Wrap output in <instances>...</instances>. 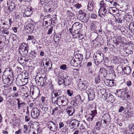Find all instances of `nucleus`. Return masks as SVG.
Returning a JSON list of instances; mask_svg holds the SVG:
<instances>
[{
    "label": "nucleus",
    "instance_id": "58",
    "mask_svg": "<svg viewBox=\"0 0 134 134\" xmlns=\"http://www.w3.org/2000/svg\"><path fill=\"white\" fill-rule=\"evenodd\" d=\"M75 6L77 8L79 9L82 7V5L80 4L77 3L75 5Z\"/></svg>",
    "mask_w": 134,
    "mask_h": 134
},
{
    "label": "nucleus",
    "instance_id": "64",
    "mask_svg": "<svg viewBox=\"0 0 134 134\" xmlns=\"http://www.w3.org/2000/svg\"><path fill=\"white\" fill-rule=\"evenodd\" d=\"M18 94L17 92H14L12 93V96L13 98L16 97L18 96Z\"/></svg>",
    "mask_w": 134,
    "mask_h": 134
},
{
    "label": "nucleus",
    "instance_id": "22",
    "mask_svg": "<svg viewBox=\"0 0 134 134\" xmlns=\"http://www.w3.org/2000/svg\"><path fill=\"white\" fill-rule=\"evenodd\" d=\"M61 93V92L58 90H53L52 92L51 96H53L54 97H59V96L60 95Z\"/></svg>",
    "mask_w": 134,
    "mask_h": 134
},
{
    "label": "nucleus",
    "instance_id": "14",
    "mask_svg": "<svg viewBox=\"0 0 134 134\" xmlns=\"http://www.w3.org/2000/svg\"><path fill=\"white\" fill-rule=\"evenodd\" d=\"M4 73V75L5 76L8 77H11L13 76V71L10 68H7L5 70Z\"/></svg>",
    "mask_w": 134,
    "mask_h": 134
},
{
    "label": "nucleus",
    "instance_id": "36",
    "mask_svg": "<svg viewBox=\"0 0 134 134\" xmlns=\"http://www.w3.org/2000/svg\"><path fill=\"white\" fill-rule=\"evenodd\" d=\"M107 68L108 70H109V74H112L114 72L113 66H107Z\"/></svg>",
    "mask_w": 134,
    "mask_h": 134
},
{
    "label": "nucleus",
    "instance_id": "7",
    "mask_svg": "<svg viewBox=\"0 0 134 134\" xmlns=\"http://www.w3.org/2000/svg\"><path fill=\"white\" fill-rule=\"evenodd\" d=\"M39 115V111L37 108H34L31 111V116L34 119H36Z\"/></svg>",
    "mask_w": 134,
    "mask_h": 134
},
{
    "label": "nucleus",
    "instance_id": "45",
    "mask_svg": "<svg viewBox=\"0 0 134 134\" xmlns=\"http://www.w3.org/2000/svg\"><path fill=\"white\" fill-rule=\"evenodd\" d=\"M94 115L90 114L87 118V120L89 121H91L94 118Z\"/></svg>",
    "mask_w": 134,
    "mask_h": 134
},
{
    "label": "nucleus",
    "instance_id": "19",
    "mask_svg": "<svg viewBox=\"0 0 134 134\" xmlns=\"http://www.w3.org/2000/svg\"><path fill=\"white\" fill-rule=\"evenodd\" d=\"M122 69L125 74L127 75H129L131 72V70L129 66H126L123 68L122 67Z\"/></svg>",
    "mask_w": 134,
    "mask_h": 134
},
{
    "label": "nucleus",
    "instance_id": "44",
    "mask_svg": "<svg viewBox=\"0 0 134 134\" xmlns=\"http://www.w3.org/2000/svg\"><path fill=\"white\" fill-rule=\"evenodd\" d=\"M116 41L117 43L118 44L119 43L124 44V42L122 41L121 37L120 36L118 37V38L116 39Z\"/></svg>",
    "mask_w": 134,
    "mask_h": 134
},
{
    "label": "nucleus",
    "instance_id": "24",
    "mask_svg": "<svg viewBox=\"0 0 134 134\" xmlns=\"http://www.w3.org/2000/svg\"><path fill=\"white\" fill-rule=\"evenodd\" d=\"M128 94V92L125 91H122L120 94V97L124 98V99H128L130 97V96Z\"/></svg>",
    "mask_w": 134,
    "mask_h": 134
},
{
    "label": "nucleus",
    "instance_id": "16",
    "mask_svg": "<svg viewBox=\"0 0 134 134\" xmlns=\"http://www.w3.org/2000/svg\"><path fill=\"white\" fill-rule=\"evenodd\" d=\"M63 80L64 81L63 83L64 85L67 86L70 84L71 83V80L69 76L66 75L64 77Z\"/></svg>",
    "mask_w": 134,
    "mask_h": 134
},
{
    "label": "nucleus",
    "instance_id": "47",
    "mask_svg": "<svg viewBox=\"0 0 134 134\" xmlns=\"http://www.w3.org/2000/svg\"><path fill=\"white\" fill-rule=\"evenodd\" d=\"M64 73L62 72H60L58 75V78L64 79Z\"/></svg>",
    "mask_w": 134,
    "mask_h": 134
},
{
    "label": "nucleus",
    "instance_id": "27",
    "mask_svg": "<svg viewBox=\"0 0 134 134\" xmlns=\"http://www.w3.org/2000/svg\"><path fill=\"white\" fill-rule=\"evenodd\" d=\"M106 10V9H103L102 8H100L98 11L99 15L100 17H102V15L104 16V15L106 13L107 11Z\"/></svg>",
    "mask_w": 134,
    "mask_h": 134
},
{
    "label": "nucleus",
    "instance_id": "3",
    "mask_svg": "<svg viewBox=\"0 0 134 134\" xmlns=\"http://www.w3.org/2000/svg\"><path fill=\"white\" fill-rule=\"evenodd\" d=\"M83 59V55L82 54H78L73 57L70 62V64L75 67H80Z\"/></svg>",
    "mask_w": 134,
    "mask_h": 134
},
{
    "label": "nucleus",
    "instance_id": "57",
    "mask_svg": "<svg viewBox=\"0 0 134 134\" xmlns=\"http://www.w3.org/2000/svg\"><path fill=\"white\" fill-rule=\"evenodd\" d=\"M95 82L96 83H98L100 81V79L99 77H97L95 78Z\"/></svg>",
    "mask_w": 134,
    "mask_h": 134
},
{
    "label": "nucleus",
    "instance_id": "40",
    "mask_svg": "<svg viewBox=\"0 0 134 134\" xmlns=\"http://www.w3.org/2000/svg\"><path fill=\"white\" fill-rule=\"evenodd\" d=\"M48 108V106L47 104H44L42 105L41 109L43 111H47Z\"/></svg>",
    "mask_w": 134,
    "mask_h": 134
},
{
    "label": "nucleus",
    "instance_id": "20",
    "mask_svg": "<svg viewBox=\"0 0 134 134\" xmlns=\"http://www.w3.org/2000/svg\"><path fill=\"white\" fill-rule=\"evenodd\" d=\"M27 29L29 30L30 32L32 33L34 30L35 26L34 24L30 23L26 25Z\"/></svg>",
    "mask_w": 134,
    "mask_h": 134
},
{
    "label": "nucleus",
    "instance_id": "33",
    "mask_svg": "<svg viewBox=\"0 0 134 134\" xmlns=\"http://www.w3.org/2000/svg\"><path fill=\"white\" fill-rule=\"evenodd\" d=\"M58 35H55L54 36V41L55 43L58 42L61 36H60V34H59V35L58 34Z\"/></svg>",
    "mask_w": 134,
    "mask_h": 134
},
{
    "label": "nucleus",
    "instance_id": "11",
    "mask_svg": "<svg viewBox=\"0 0 134 134\" xmlns=\"http://www.w3.org/2000/svg\"><path fill=\"white\" fill-rule=\"evenodd\" d=\"M88 92H87L88 96V99L90 100H93L94 98V92L93 90L92 89H88Z\"/></svg>",
    "mask_w": 134,
    "mask_h": 134
},
{
    "label": "nucleus",
    "instance_id": "10",
    "mask_svg": "<svg viewBox=\"0 0 134 134\" xmlns=\"http://www.w3.org/2000/svg\"><path fill=\"white\" fill-rule=\"evenodd\" d=\"M7 5L9 7L8 9L9 11H12L15 8V4L12 0H7Z\"/></svg>",
    "mask_w": 134,
    "mask_h": 134
},
{
    "label": "nucleus",
    "instance_id": "49",
    "mask_svg": "<svg viewBox=\"0 0 134 134\" xmlns=\"http://www.w3.org/2000/svg\"><path fill=\"white\" fill-rule=\"evenodd\" d=\"M129 27L130 29H133L134 30V22H132L130 24Z\"/></svg>",
    "mask_w": 134,
    "mask_h": 134
},
{
    "label": "nucleus",
    "instance_id": "25",
    "mask_svg": "<svg viewBox=\"0 0 134 134\" xmlns=\"http://www.w3.org/2000/svg\"><path fill=\"white\" fill-rule=\"evenodd\" d=\"M90 15L89 14H87L85 13V15H84L83 17L82 18H81V19L82 20V21L83 22L86 23L88 21Z\"/></svg>",
    "mask_w": 134,
    "mask_h": 134
},
{
    "label": "nucleus",
    "instance_id": "32",
    "mask_svg": "<svg viewBox=\"0 0 134 134\" xmlns=\"http://www.w3.org/2000/svg\"><path fill=\"white\" fill-rule=\"evenodd\" d=\"M3 26L2 27V29H9L10 27L7 22L3 23Z\"/></svg>",
    "mask_w": 134,
    "mask_h": 134
},
{
    "label": "nucleus",
    "instance_id": "63",
    "mask_svg": "<svg viewBox=\"0 0 134 134\" xmlns=\"http://www.w3.org/2000/svg\"><path fill=\"white\" fill-rule=\"evenodd\" d=\"M39 127L37 128V130H35L33 132V134H38V133L39 132Z\"/></svg>",
    "mask_w": 134,
    "mask_h": 134
},
{
    "label": "nucleus",
    "instance_id": "6",
    "mask_svg": "<svg viewBox=\"0 0 134 134\" xmlns=\"http://www.w3.org/2000/svg\"><path fill=\"white\" fill-rule=\"evenodd\" d=\"M35 81L38 86L43 87L47 84L46 78L45 77H39L38 79H36V77Z\"/></svg>",
    "mask_w": 134,
    "mask_h": 134
},
{
    "label": "nucleus",
    "instance_id": "56",
    "mask_svg": "<svg viewBox=\"0 0 134 134\" xmlns=\"http://www.w3.org/2000/svg\"><path fill=\"white\" fill-rule=\"evenodd\" d=\"M95 108H96V106L95 107ZM92 113L91 114V115H94V117L95 115L97 114V112L96 110V109L95 110H92L91 111Z\"/></svg>",
    "mask_w": 134,
    "mask_h": 134
},
{
    "label": "nucleus",
    "instance_id": "42",
    "mask_svg": "<svg viewBox=\"0 0 134 134\" xmlns=\"http://www.w3.org/2000/svg\"><path fill=\"white\" fill-rule=\"evenodd\" d=\"M100 8H102L103 9H106V4L104 3V1H101L100 3Z\"/></svg>",
    "mask_w": 134,
    "mask_h": 134
},
{
    "label": "nucleus",
    "instance_id": "43",
    "mask_svg": "<svg viewBox=\"0 0 134 134\" xmlns=\"http://www.w3.org/2000/svg\"><path fill=\"white\" fill-rule=\"evenodd\" d=\"M75 101L77 103L79 102L80 101H81V96L79 95H78L75 97Z\"/></svg>",
    "mask_w": 134,
    "mask_h": 134
},
{
    "label": "nucleus",
    "instance_id": "31",
    "mask_svg": "<svg viewBox=\"0 0 134 134\" xmlns=\"http://www.w3.org/2000/svg\"><path fill=\"white\" fill-rule=\"evenodd\" d=\"M102 122V120L101 122H98L96 123L95 127L96 129L98 131H99L100 129Z\"/></svg>",
    "mask_w": 134,
    "mask_h": 134
},
{
    "label": "nucleus",
    "instance_id": "17",
    "mask_svg": "<svg viewBox=\"0 0 134 134\" xmlns=\"http://www.w3.org/2000/svg\"><path fill=\"white\" fill-rule=\"evenodd\" d=\"M10 77L3 75L2 76V80L4 83L5 84L8 85L11 84Z\"/></svg>",
    "mask_w": 134,
    "mask_h": 134
},
{
    "label": "nucleus",
    "instance_id": "15",
    "mask_svg": "<svg viewBox=\"0 0 134 134\" xmlns=\"http://www.w3.org/2000/svg\"><path fill=\"white\" fill-rule=\"evenodd\" d=\"M66 111L67 114L69 116L72 115L75 111V109L74 107L72 106L68 107Z\"/></svg>",
    "mask_w": 134,
    "mask_h": 134
},
{
    "label": "nucleus",
    "instance_id": "59",
    "mask_svg": "<svg viewBox=\"0 0 134 134\" xmlns=\"http://www.w3.org/2000/svg\"><path fill=\"white\" fill-rule=\"evenodd\" d=\"M130 18V15H129L128 14H127L125 15L124 16V19L126 20V21L128 20L127 19H129Z\"/></svg>",
    "mask_w": 134,
    "mask_h": 134
},
{
    "label": "nucleus",
    "instance_id": "54",
    "mask_svg": "<svg viewBox=\"0 0 134 134\" xmlns=\"http://www.w3.org/2000/svg\"><path fill=\"white\" fill-rule=\"evenodd\" d=\"M67 68V66L65 64H63V65H61L60 66V68L61 69H62L63 70H65Z\"/></svg>",
    "mask_w": 134,
    "mask_h": 134
},
{
    "label": "nucleus",
    "instance_id": "9",
    "mask_svg": "<svg viewBox=\"0 0 134 134\" xmlns=\"http://www.w3.org/2000/svg\"><path fill=\"white\" fill-rule=\"evenodd\" d=\"M95 57L97 61V63H96V61L95 62L96 64H98L99 63H101L104 59L103 55L101 52L97 53L95 56Z\"/></svg>",
    "mask_w": 134,
    "mask_h": 134
},
{
    "label": "nucleus",
    "instance_id": "39",
    "mask_svg": "<svg viewBox=\"0 0 134 134\" xmlns=\"http://www.w3.org/2000/svg\"><path fill=\"white\" fill-rule=\"evenodd\" d=\"M44 20H47L49 21H51V23H52V18H51L50 15L49 14L44 17Z\"/></svg>",
    "mask_w": 134,
    "mask_h": 134
},
{
    "label": "nucleus",
    "instance_id": "23",
    "mask_svg": "<svg viewBox=\"0 0 134 134\" xmlns=\"http://www.w3.org/2000/svg\"><path fill=\"white\" fill-rule=\"evenodd\" d=\"M104 83L106 85L109 87H112L115 85L113 80H106L104 81Z\"/></svg>",
    "mask_w": 134,
    "mask_h": 134
},
{
    "label": "nucleus",
    "instance_id": "2",
    "mask_svg": "<svg viewBox=\"0 0 134 134\" xmlns=\"http://www.w3.org/2000/svg\"><path fill=\"white\" fill-rule=\"evenodd\" d=\"M82 25L80 22H75L72 25V28L69 29V32L72 35H75L76 37H79L80 30L82 27Z\"/></svg>",
    "mask_w": 134,
    "mask_h": 134
},
{
    "label": "nucleus",
    "instance_id": "55",
    "mask_svg": "<svg viewBox=\"0 0 134 134\" xmlns=\"http://www.w3.org/2000/svg\"><path fill=\"white\" fill-rule=\"evenodd\" d=\"M27 130L28 129L27 125H24V133H26Z\"/></svg>",
    "mask_w": 134,
    "mask_h": 134
},
{
    "label": "nucleus",
    "instance_id": "51",
    "mask_svg": "<svg viewBox=\"0 0 134 134\" xmlns=\"http://www.w3.org/2000/svg\"><path fill=\"white\" fill-rule=\"evenodd\" d=\"M67 92L68 94L70 96H71L73 93V91L69 90H68Z\"/></svg>",
    "mask_w": 134,
    "mask_h": 134
},
{
    "label": "nucleus",
    "instance_id": "13",
    "mask_svg": "<svg viewBox=\"0 0 134 134\" xmlns=\"http://www.w3.org/2000/svg\"><path fill=\"white\" fill-rule=\"evenodd\" d=\"M88 85V83L85 81L80 82L78 84V87L80 90L86 89Z\"/></svg>",
    "mask_w": 134,
    "mask_h": 134
},
{
    "label": "nucleus",
    "instance_id": "41",
    "mask_svg": "<svg viewBox=\"0 0 134 134\" xmlns=\"http://www.w3.org/2000/svg\"><path fill=\"white\" fill-rule=\"evenodd\" d=\"M102 124L104 126H105L107 127L109 125L110 121H107L106 120H102Z\"/></svg>",
    "mask_w": 134,
    "mask_h": 134
},
{
    "label": "nucleus",
    "instance_id": "50",
    "mask_svg": "<svg viewBox=\"0 0 134 134\" xmlns=\"http://www.w3.org/2000/svg\"><path fill=\"white\" fill-rule=\"evenodd\" d=\"M63 79H64L58 78V83L59 85H60L63 83L64 81Z\"/></svg>",
    "mask_w": 134,
    "mask_h": 134
},
{
    "label": "nucleus",
    "instance_id": "46",
    "mask_svg": "<svg viewBox=\"0 0 134 134\" xmlns=\"http://www.w3.org/2000/svg\"><path fill=\"white\" fill-rule=\"evenodd\" d=\"M51 0H40L41 3L42 4H44L45 3L48 4Z\"/></svg>",
    "mask_w": 134,
    "mask_h": 134
},
{
    "label": "nucleus",
    "instance_id": "5",
    "mask_svg": "<svg viewBox=\"0 0 134 134\" xmlns=\"http://www.w3.org/2000/svg\"><path fill=\"white\" fill-rule=\"evenodd\" d=\"M28 44L25 43H21L19 47V52L20 53L22 52L23 54L26 55L28 53Z\"/></svg>",
    "mask_w": 134,
    "mask_h": 134
},
{
    "label": "nucleus",
    "instance_id": "4",
    "mask_svg": "<svg viewBox=\"0 0 134 134\" xmlns=\"http://www.w3.org/2000/svg\"><path fill=\"white\" fill-rule=\"evenodd\" d=\"M48 128L51 131L55 132L57 130L58 124L57 121H50L48 122L47 123Z\"/></svg>",
    "mask_w": 134,
    "mask_h": 134
},
{
    "label": "nucleus",
    "instance_id": "35",
    "mask_svg": "<svg viewBox=\"0 0 134 134\" xmlns=\"http://www.w3.org/2000/svg\"><path fill=\"white\" fill-rule=\"evenodd\" d=\"M93 8V4L91 1H90L88 2V9L89 11L92 10Z\"/></svg>",
    "mask_w": 134,
    "mask_h": 134
},
{
    "label": "nucleus",
    "instance_id": "8",
    "mask_svg": "<svg viewBox=\"0 0 134 134\" xmlns=\"http://www.w3.org/2000/svg\"><path fill=\"white\" fill-rule=\"evenodd\" d=\"M33 12L32 8L30 7H26L23 16L24 17L30 16Z\"/></svg>",
    "mask_w": 134,
    "mask_h": 134
},
{
    "label": "nucleus",
    "instance_id": "37",
    "mask_svg": "<svg viewBox=\"0 0 134 134\" xmlns=\"http://www.w3.org/2000/svg\"><path fill=\"white\" fill-rule=\"evenodd\" d=\"M22 76V75H18L16 79V83H18V82L19 83H22V79H21V78Z\"/></svg>",
    "mask_w": 134,
    "mask_h": 134
},
{
    "label": "nucleus",
    "instance_id": "26",
    "mask_svg": "<svg viewBox=\"0 0 134 134\" xmlns=\"http://www.w3.org/2000/svg\"><path fill=\"white\" fill-rule=\"evenodd\" d=\"M17 100L18 101V108L20 109L22 107H24L25 104L24 102H22L19 99H17Z\"/></svg>",
    "mask_w": 134,
    "mask_h": 134
},
{
    "label": "nucleus",
    "instance_id": "60",
    "mask_svg": "<svg viewBox=\"0 0 134 134\" xmlns=\"http://www.w3.org/2000/svg\"><path fill=\"white\" fill-rule=\"evenodd\" d=\"M53 31V27H51L48 30L47 35H49L51 34Z\"/></svg>",
    "mask_w": 134,
    "mask_h": 134
},
{
    "label": "nucleus",
    "instance_id": "38",
    "mask_svg": "<svg viewBox=\"0 0 134 134\" xmlns=\"http://www.w3.org/2000/svg\"><path fill=\"white\" fill-rule=\"evenodd\" d=\"M77 103L75 100H72L70 102V104L71 105L76 107V108H77L78 107Z\"/></svg>",
    "mask_w": 134,
    "mask_h": 134
},
{
    "label": "nucleus",
    "instance_id": "28",
    "mask_svg": "<svg viewBox=\"0 0 134 134\" xmlns=\"http://www.w3.org/2000/svg\"><path fill=\"white\" fill-rule=\"evenodd\" d=\"M27 75L24 79H22V83L23 85H24L28 83V80L29 78V76L28 74H26Z\"/></svg>",
    "mask_w": 134,
    "mask_h": 134
},
{
    "label": "nucleus",
    "instance_id": "18",
    "mask_svg": "<svg viewBox=\"0 0 134 134\" xmlns=\"http://www.w3.org/2000/svg\"><path fill=\"white\" fill-rule=\"evenodd\" d=\"M71 125L73 126V127L75 129L78 128L79 125V121L76 119L72 120L70 121Z\"/></svg>",
    "mask_w": 134,
    "mask_h": 134
},
{
    "label": "nucleus",
    "instance_id": "30",
    "mask_svg": "<svg viewBox=\"0 0 134 134\" xmlns=\"http://www.w3.org/2000/svg\"><path fill=\"white\" fill-rule=\"evenodd\" d=\"M8 29H3L2 31V34H3V35L5 37H7L9 35V32L8 30Z\"/></svg>",
    "mask_w": 134,
    "mask_h": 134
},
{
    "label": "nucleus",
    "instance_id": "29",
    "mask_svg": "<svg viewBox=\"0 0 134 134\" xmlns=\"http://www.w3.org/2000/svg\"><path fill=\"white\" fill-rule=\"evenodd\" d=\"M103 120H106L107 121H110V115L106 113L104 114L102 116Z\"/></svg>",
    "mask_w": 134,
    "mask_h": 134
},
{
    "label": "nucleus",
    "instance_id": "48",
    "mask_svg": "<svg viewBox=\"0 0 134 134\" xmlns=\"http://www.w3.org/2000/svg\"><path fill=\"white\" fill-rule=\"evenodd\" d=\"M50 6L49 4L46 5L45 4V6L44 7V11L47 12V11L48 10V9L50 8Z\"/></svg>",
    "mask_w": 134,
    "mask_h": 134
},
{
    "label": "nucleus",
    "instance_id": "1",
    "mask_svg": "<svg viewBox=\"0 0 134 134\" xmlns=\"http://www.w3.org/2000/svg\"><path fill=\"white\" fill-rule=\"evenodd\" d=\"M52 103L56 104L59 106L62 105L63 106L66 105L68 103L67 98L65 96H62L58 98L51 96Z\"/></svg>",
    "mask_w": 134,
    "mask_h": 134
},
{
    "label": "nucleus",
    "instance_id": "62",
    "mask_svg": "<svg viewBox=\"0 0 134 134\" xmlns=\"http://www.w3.org/2000/svg\"><path fill=\"white\" fill-rule=\"evenodd\" d=\"M59 128L60 129H61L62 127H64V124L63 122H60L59 123Z\"/></svg>",
    "mask_w": 134,
    "mask_h": 134
},
{
    "label": "nucleus",
    "instance_id": "53",
    "mask_svg": "<svg viewBox=\"0 0 134 134\" xmlns=\"http://www.w3.org/2000/svg\"><path fill=\"white\" fill-rule=\"evenodd\" d=\"M46 62L45 63V64L46 65L48 66L49 64H51V66L52 65V63L51 61L49 60H46Z\"/></svg>",
    "mask_w": 134,
    "mask_h": 134
},
{
    "label": "nucleus",
    "instance_id": "21",
    "mask_svg": "<svg viewBox=\"0 0 134 134\" xmlns=\"http://www.w3.org/2000/svg\"><path fill=\"white\" fill-rule=\"evenodd\" d=\"M99 75L102 77L106 76L107 74V70L105 69L101 68L99 72Z\"/></svg>",
    "mask_w": 134,
    "mask_h": 134
},
{
    "label": "nucleus",
    "instance_id": "61",
    "mask_svg": "<svg viewBox=\"0 0 134 134\" xmlns=\"http://www.w3.org/2000/svg\"><path fill=\"white\" fill-rule=\"evenodd\" d=\"M126 83L127 86L128 87H129L132 85V83L131 81L129 80L127 81L126 82Z\"/></svg>",
    "mask_w": 134,
    "mask_h": 134
},
{
    "label": "nucleus",
    "instance_id": "34",
    "mask_svg": "<svg viewBox=\"0 0 134 134\" xmlns=\"http://www.w3.org/2000/svg\"><path fill=\"white\" fill-rule=\"evenodd\" d=\"M26 113V115L25 116V121L26 122H27L29 121L30 120V118L29 117L30 113L28 109H27Z\"/></svg>",
    "mask_w": 134,
    "mask_h": 134
},
{
    "label": "nucleus",
    "instance_id": "52",
    "mask_svg": "<svg viewBox=\"0 0 134 134\" xmlns=\"http://www.w3.org/2000/svg\"><path fill=\"white\" fill-rule=\"evenodd\" d=\"M35 37L34 36L29 35L28 36V37L27 39V41L30 40H33L34 38Z\"/></svg>",
    "mask_w": 134,
    "mask_h": 134
},
{
    "label": "nucleus",
    "instance_id": "12",
    "mask_svg": "<svg viewBox=\"0 0 134 134\" xmlns=\"http://www.w3.org/2000/svg\"><path fill=\"white\" fill-rule=\"evenodd\" d=\"M28 60L29 59L27 58H26L25 57H22L21 58H19L18 59L19 64L24 66L26 65Z\"/></svg>",
    "mask_w": 134,
    "mask_h": 134
}]
</instances>
